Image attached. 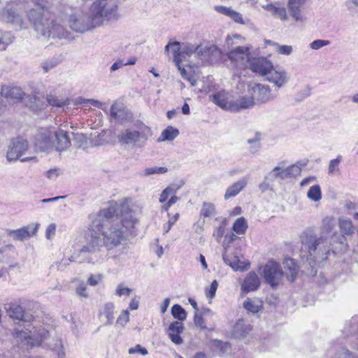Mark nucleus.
Masks as SVG:
<instances>
[{"label": "nucleus", "mask_w": 358, "mask_h": 358, "mask_svg": "<svg viewBox=\"0 0 358 358\" xmlns=\"http://www.w3.org/2000/svg\"><path fill=\"white\" fill-rule=\"evenodd\" d=\"M137 220L134 217L129 208L127 201H124L117 207L110 206L98 213L93 221V227L100 232V236L92 234L87 245L78 254L59 263L62 270L70 262L95 264L101 263L107 258V251L115 249L125 242Z\"/></svg>", "instance_id": "nucleus-1"}, {"label": "nucleus", "mask_w": 358, "mask_h": 358, "mask_svg": "<svg viewBox=\"0 0 358 358\" xmlns=\"http://www.w3.org/2000/svg\"><path fill=\"white\" fill-rule=\"evenodd\" d=\"M36 15L39 16L35 10L27 13V17L36 32L45 38L69 39L71 34L60 23V20L49 11L46 10L38 20Z\"/></svg>", "instance_id": "nucleus-2"}, {"label": "nucleus", "mask_w": 358, "mask_h": 358, "mask_svg": "<svg viewBox=\"0 0 358 358\" xmlns=\"http://www.w3.org/2000/svg\"><path fill=\"white\" fill-rule=\"evenodd\" d=\"M301 238L303 257L306 258L311 268H314L317 262L327 259L330 243L326 236L317 238L310 232H305Z\"/></svg>", "instance_id": "nucleus-3"}, {"label": "nucleus", "mask_w": 358, "mask_h": 358, "mask_svg": "<svg viewBox=\"0 0 358 358\" xmlns=\"http://www.w3.org/2000/svg\"><path fill=\"white\" fill-rule=\"evenodd\" d=\"M212 101L221 108L231 112L248 109L255 105L251 94L234 96L225 91L218 92L212 96Z\"/></svg>", "instance_id": "nucleus-4"}, {"label": "nucleus", "mask_w": 358, "mask_h": 358, "mask_svg": "<svg viewBox=\"0 0 358 358\" xmlns=\"http://www.w3.org/2000/svg\"><path fill=\"white\" fill-rule=\"evenodd\" d=\"M118 6L113 0H95L91 5L90 12L97 27L103 24L105 21L118 20Z\"/></svg>", "instance_id": "nucleus-5"}, {"label": "nucleus", "mask_w": 358, "mask_h": 358, "mask_svg": "<svg viewBox=\"0 0 358 358\" xmlns=\"http://www.w3.org/2000/svg\"><path fill=\"white\" fill-rule=\"evenodd\" d=\"M152 135L150 128L145 124L141 123L135 128L127 129L122 131L118 135V140L122 144L142 148Z\"/></svg>", "instance_id": "nucleus-6"}, {"label": "nucleus", "mask_w": 358, "mask_h": 358, "mask_svg": "<svg viewBox=\"0 0 358 358\" xmlns=\"http://www.w3.org/2000/svg\"><path fill=\"white\" fill-rule=\"evenodd\" d=\"M239 35L228 36L226 38V44L229 50L227 52L228 58L235 63L237 68H248L251 57H249V48L238 45L237 40H241Z\"/></svg>", "instance_id": "nucleus-7"}, {"label": "nucleus", "mask_w": 358, "mask_h": 358, "mask_svg": "<svg viewBox=\"0 0 358 358\" xmlns=\"http://www.w3.org/2000/svg\"><path fill=\"white\" fill-rule=\"evenodd\" d=\"M55 129L42 127L37 129L33 136L34 148L38 152H50L55 146L54 141Z\"/></svg>", "instance_id": "nucleus-8"}, {"label": "nucleus", "mask_w": 358, "mask_h": 358, "mask_svg": "<svg viewBox=\"0 0 358 358\" xmlns=\"http://www.w3.org/2000/svg\"><path fill=\"white\" fill-rule=\"evenodd\" d=\"M69 27L77 33H84L97 27L90 12H76L68 19Z\"/></svg>", "instance_id": "nucleus-9"}, {"label": "nucleus", "mask_w": 358, "mask_h": 358, "mask_svg": "<svg viewBox=\"0 0 358 358\" xmlns=\"http://www.w3.org/2000/svg\"><path fill=\"white\" fill-rule=\"evenodd\" d=\"M29 143L26 139L18 137L12 141L8 146L6 159L9 162L20 159L21 162H27L30 160L36 161V157H23L22 155L28 150Z\"/></svg>", "instance_id": "nucleus-10"}, {"label": "nucleus", "mask_w": 358, "mask_h": 358, "mask_svg": "<svg viewBox=\"0 0 358 358\" xmlns=\"http://www.w3.org/2000/svg\"><path fill=\"white\" fill-rule=\"evenodd\" d=\"M48 332L44 329H36L34 327L29 331H15V336L24 345L33 347L39 344L43 339L45 338Z\"/></svg>", "instance_id": "nucleus-11"}, {"label": "nucleus", "mask_w": 358, "mask_h": 358, "mask_svg": "<svg viewBox=\"0 0 358 358\" xmlns=\"http://www.w3.org/2000/svg\"><path fill=\"white\" fill-rule=\"evenodd\" d=\"M0 20L11 24L15 30L26 28L21 14L11 5H8L1 11Z\"/></svg>", "instance_id": "nucleus-12"}, {"label": "nucleus", "mask_w": 358, "mask_h": 358, "mask_svg": "<svg viewBox=\"0 0 358 358\" xmlns=\"http://www.w3.org/2000/svg\"><path fill=\"white\" fill-rule=\"evenodd\" d=\"M263 276L265 281L273 288L276 287L283 276L280 265L273 261H269L263 268Z\"/></svg>", "instance_id": "nucleus-13"}, {"label": "nucleus", "mask_w": 358, "mask_h": 358, "mask_svg": "<svg viewBox=\"0 0 358 358\" xmlns=\"http://www.w3.org/2000/svg\"><path fill=\"white\" fill-rule=\"evenodd\" d=\"M248 93L254 97V101L265 103L273 99L269 86L262 84L251 83L248 85Z\"/></svg>", "instance_id": "nucleus-14"}, {"label": "nucleus", "mask_w": 358, "mask_h": 358, "mask_svg": "<svg viewBox=\"0 0 358 358\" xmlns=\"http://www.w3.org/2000/svg\"><path fill=\"white\" fill-rule=\"evenodd\" d=\"M39 226V223H36L23 227L17 229H7L6 234L13 241H23L36 235Z\"/></svg>", "instance_id": "nucleus-15"}, {"label": "nucleus", "mask_w": 358, "mask_h": 358, "mask_svg": "<svg viewBox=\"0 0 358 358\" xmlns=\"http://www.w3.org/2000/svg\"><path fill=\"white\" fill-rule=\"evenodd\" d=\"M265 79L279 89L288 83L289 77L285 69L274 68L273 66L265 76Z\"/></svg>", "instance_id": "nucleus-16"}, {"label": "nucleus", "mask_w": 358, "mask_h": 358, "mask_svg": "<svg viewBox=\"0 0 358 358\" xmlns=\"http://www.w3.org/2000/svg\"><path fill=\"white\" fill-rule=\"evenodd\" d=\"M272 66V63L265 57H254L250 59L248 68L265 77Z\"/></svg>", "instance_id": "nucleus-17"}, {"label": "nucleus", "mask_w": 358, "mask_h": 358, "mask_svg": "<svg viewBox=\"0 0 358 358\" xmlns=\"http://www.w3.org/2000/svg\"><path fill=\"white\" fill-rule=\"evenodd\" d=\"M222 52L216 45L201 46L198 59L207 62L213 63L221 58Z\"/></svg>", "instance_id": "nucleus-18"}, {"label": "nucleus", "mask_w": 358, "mask_h": 358, "mask_svg": "<svg viewBox=\"0 0 358 358\" xmlns=\"http://www.w3.org/2000/svg\"><path fill=\"white\" fill-rule=\"evenodd\" d=\"M55 136H54L55 148L57 151L62 152L66 150L71 145V141L67 131L59 129H55Z\"/></svg>", "instance_id": "nucleus-19"}, {"label": "nucleus", "mask_w": 358, "mask_h": 358, "mask_svg": "<svg viewBox=\"0 0 358 358\" xmlns=\"http://www.w3.org/2000/svg\"><path fill=\"white\" fill-rule=\"evenodd\" d=\"M184 327L182 322L176 321L170 324L169 327V336L171 341L176 345L182 343L183 340L180 336L182 332Z\"/></svg>", "instance_id": "nucleus-20"}, {"label": "nucleus", "mask_w": 358, "mask_h": 358, "mask_svg": "<svg viewBox=\"0 0 358 358\" xmlns=\"http://www.w3.org/2000/svg\"><path fill=\"white\" fill-rule=\"evenodd\" d=\"M1 95L8 100L17 102L23 99L24 93L18 87H3L1 90Z\"/></svg>", "instance_id": "nucleus-21"}, {"label": "nucleus", "mask_w": 358, "mask_h": 358, "mask_svg": "<svg viewBox=\"0 0 358 358\" xmlns=\"http://www.w3.org/2000/svg\"><path fill=\"white\" fill-rule=\"evenodd\" d=\"M7 309L8 314L14 320H22L24 322L30 321L29 316L23 310V308L17 303H10Z\"/></svg>", "instance_id": "nucleus-22"}, {"label": "nucleus", "mask_w": 358, "mask_h": 358, "mask_svg": "<svg viewBox=\"0 0 358 358\" xmlns=\"http://www.w3.org/2000/svg\"><path fill=\"white\" fill-rule=\"evenodd\" d=\"M222 258L224 262L235 271H245L250 266L249 264H246L240 261L237 256L227 252L223 254Z\"/></svg>", "instance_id": "nucleus-23"}, {"label": "nucleus", "mask_w": 358, "mask_h": 358, "mask_svg": "<svg viewBox=\"0 0 358 358\" xmlns=\"http://www.w3.org/2000/svg\"><path fill=\"white\" fill-rule=\"evenodd\" d=\"M259 285L260 281L258 275L255 272H250L243 281L242 289L248 292L257 289Z\"/></svg>", "instance_id": "nucleus-24"}, {"label": "nucleus", "mask_w": 358, "mask_h": 358, "mask_svg": "<svg viewBox=\"0 0 358 358\" xmlns=\"http://www.w3.org/2000/svg\"><path fill=\"white\" fill-rule=\"evenodd\" d=\"M248 180L243 178L230 185L226 190L224 194V199L227 200L230 198L236 196L248 184Z\"/></svg>", "instance_id": "nucleus-25"}, {"label": "nucleus", "mask_w": 358, "mask_h": 358, "mask_svg": "<svg viewBox=\"0 0 358 358\" xmlns=\"http://www.w3.org/2000/svg\"><path fill=\"white\" fill-rule=\"evenodd\" d=\"M115 306L111 302L106 303L100 311V318L104 325H110L114 320Z\"/></svg>", "instance_id": "nucleus-26"}, {"label": "nucleus", "mask_w": 358, "mask_h": 358, "mask_svg": "<svg viewBox=\"0 0 358 358\" xmlns=\"http://www.w3.org/2000/svg\"><path fill=\"white\" fill-rule=\"evenodd\" d=\"M110 114L111 118L115 121L122 122L129 117L127 110L122 105L114 103L110 107Z\"/></svg>", "instance_id": "nucleus-27"}, {"label": "nucleus", "mask_w": 358, "mask_h": 358, "mask_svg": "<svg viewBox=\"0 0 358 358\" xmlns=\"http://www.w3.org/2000/svg\"><path fill=\"white\" fill-rule=\"evenodd\" d=\"M262 8L269 14L281 20L287 19V12L285 8L278 6L276 3H267L262 5Z\"/></svg>", "instance_id": "nucleus-28"}, {"label": "nucleus", "mask_w": 358, "mask_h": 358, "mask_svg": "<svg viewBox=\"0 0 358 358\" xmlns=\"http://www.w3.org/2000/svg\"><path fill=\"white\" fill-rule=\"evenodd\" d=\"M301 0H289L288 3V9L290 15L296 21H303V17L301 13Z\"/></svg>", "instance_id": "nucleus-29"}, {"label": "nucleus", "mask_w": 358, "mask_h": 358, "mask_svg": "<svg viewBox=\"0 0 358 358\" xmlns=\"http://www.w3.org/2000/svg\"><path fill=\"white\" fill-rule=\"evenodd\" d=\"M285 180L288 178L287 169L278 166L274 167L266 176V180H275L276 179Z\"/></svg>", "instance_id": "nucleus-30"}, {"label": "nucleus", "mask_w": 358, "mask_h": 358, "mask_svg": "<svg viewBox=\"0 0 358 358\" xmlns=\"http://www.w3.org/2000/svg\"><path fill=\"white\" fill-rule=\"evenodd\" d=\"M171 48V51L173 54V60L176 64H178L182 61V43L175 41L169 43L165 47V51L168 52Z\"/></svg>", "instance_id": "nucleus-31"}, {"label": "nucleus", "mask_w": 358, "mask_h": 358, "mask_svg": "<svg viewBox=\"0 0 358 358\" xmlns=\"http://www.w3.org/2000/svg\"><path fill=\"white\" fill-rule=\"evenodd\" d=\"M250 331L249 326L246 325L243 320H239L234 326L232 335L236 338L245 337Z\"/></svg>", "instance_id": "nucleus-32"}, {"label": "nucleus", "mask_w": 358, "mask_h": 358, "mask_svg": "<svg viewBox=\"0 0 358 358\" xmlns=\"http://www.w3.org/2000/svg\"><path fill=\"white\" fill-rule=\"evenodd\" d=\"M201 46L199 45H194L189 43H182V59L185 56L190 57L192 55L198 58L199 52H201Z\"/></svg>", "instance_id": "nucleus-33"}, {"label": "nucleus", "mask_w": 358, "mask_h": 358, "mask_svg": "<svg viewBox=\"0 0 358 358\" xmlns=\"http://www.w3.org/2000/svg\"><path fill=\"white\" fill-rule=\"evenodd\" d=\"M287 279L292 282L297 275V268L293 259H286L283 262Z\"/></svg>", "instance_id": "nucleus-34"}, {"label": "nucleus", "mask_w": 358, "mask_h": 358, "mask_svg": "<svg viewBox=\"0 0 358 358\" xmlns=\"http://www.w3.org/2000/svg\"><path fill=\"white\" fill-rule=\"evenodd\" d=\"M179 135V131L171 126L162 131L159 141H173Z\"/></svg>", "instance_id": "nucleus-35"}, {"label": "nucleus", "mask_w": 358, "mask_h": 358, "mask_svg": "<svg viewBox=\"0 0 358 358\" xmlns=\"http://www.w3.org/2000/svg\"><path fill=\"white\" fill-rule=\"evenodd\" d=\"M220 12L226 15L227 16L230 17L233 20H234V22L237 23L241 24H245L242 17V15L239 13L231 9L230 8L222 6L220 8Z\"/></svg>", "instance_id": "nucleus-36"}, {"label": "nucleus", "mask_w": 358, "mask_h": 358, "mask_svg": "<svg viewBox=\"0 0 358 358\" xmlns=\"http://www.w3.org/2000/svg\"><path fill=\"white\" fill-rule=\"evenodd\" d=\"M46 101L49 105L59 108L69 105L70 102V100L68 98L59 99L52 94L47 96Z\"/></svg>", "instance_id": "nucleus-37"}, {"label": "nucleus", "mask_w": 358, "mask_h": 358, "mask_svg": "<svg viewBox=\"0 0 358 358\" xmlns=\"http://www.w3.org/2000/svg\"><path fill=\"white\" fill-rule=\"evenodd\" d=\"M234 231L238 234H244L248 229V222L243 217H238L233 224Z\"/></svg>", "instance_id": "nucleus-38"}, {"label": "nucleus", "mask_w": 358, "mask_h": 358, "mask_svg": "<svg viewBox=\"0 0 358 358\" xmlns=\"http://www.w3.org/2000/svg\"><path fill=\"white\" fill-rule=\"evenodd\" d=\"M261 301L257 299H248L243 303V307L248 311L256 313L259 310Z\"/></svg>", "instance_id": "nucleus-39"}, {"label": "nucleus", "mask_w": 358, "mask_h": 358, "mask_svg": "<svg viewBox=\"0 0 358 358\" xmlns=\"http://www.w3.org/2000/svg\"><path fill=\"white\" fill-rule=\"evenodd\" d=\"M307 196L310 200L313 201H319L322 199L320 187L318 185L310 187L307 192Z\"/></svg>", "instance_id": "nucleus-40"}, {"label": "nucleus", "mask_w": 358, "mask_h": 358, "mask_svg": "<svg viewBox=\"0 0 358 358\" xmlns=\"http://www.w3.org/2000/svg\"><path fill=\"white\" fill-rule=\"evenodd\" d=\"M173 317L180 321L186 320L187 313L185 310L179 304H175L171 308Z\"/></svg>", "instance_id": "nucleus-41"}, {"label": "nucleus", "mask_w": 358, "mask_h": 358, "mask_svg": "<svg viewBox=\"0 0 358 358\" xmlns=\"http://www.w3.org/2000/svg\"><path fill=\"white\" fill-rule=\"evenodd\" d=\"M247 142L250 145L249 150L251 153H256L260 149V136L258 133H257L253 138L248 139Z\"/></svg>", "instance_id": "nucleus-42"}, {"label": "nucleus", "mask_w": 358, "mask_h": 358, "mask_svg": "<svg viewBox=\"0 0 358 358\" xmlns=\"http://www.w3.org/2000/svg\"><path fill=\"white\" fill-rule=\"evenodd\" d=\"M336 225L335 219L332 217H326L322 220V231L323 234H329Z\"/></svg>", "instance_id": "nucleus-43"}, {"label": "nucleus", "mask_w": 358, "mask_h": 358, "mask_svg": "<svg viewBox=\"0 0 358 358\" xmlns=\"http://www.w3.org/2000/svg\"><path fill=\"white\" fill-rule=\"evenodd\" d=\"M215 214V206L211 203H203L201 210V215L205 217H209Z\"/></svg>", "instance_id": "nucleus-44"}, {"label": "nucleus", "mask_w": 358, "mask_h": 358, "mask_svg": "<svg viewBox=\"0 0 358 358\" xmlns=\"http://www.w3.org/2000/svg\"><path fill=\"white\" fill-rule=\"evenodd\" d=\"M339 226L341 231L345 235H350L354 232L352 222L349 220H340Z\"/></svg>", "instance_id": "nucleus-45"}, {"label": "nucleus", "mask_w": 358, "mask_h": 358, "mask_svg": "<svg viewBox=\"0 0 358 358\" xmlns=\"http://www.w3.org/2000/svg\"><path fill=\"white\" fill-rule=\"evenodd\" d=\"M73 103H74V105H76V106L82 105L83 106H85L88 104H91L96 107H99L101 106L100 101H99L97 100L91 99H85L81 96L76 98L73 101Z\"/></svg>", "instance_id": "nucleus-46"}, {"label": "nucleus", "mask_w": 358, "mask_h": 358, "mask_svg": "<svg viewBox=\"0 0 358 358\" xmlns=\"http://www.w3.org/2000/svg\"><path fill=\"white\" fill-rule=\"evenodd\" d=\"M32 1L37 6L38 8L37 9H31L28 13L31 10H35L37 13H40V15L37 16L38 20L41 18V16L43 15L45 11L49 10L48 8H46L45 3L46 1L45 0H32Z\"/></svg>", "instance_id": "nucleus-47"}, {"label": "nucleus", "mask_w": 358, "mask_h": 358, "mask_svg": "<svg viewBox=\"0 0 358 358\" xmlns=\"http://www.w3.org/2000/svg\"><path fill=\"white\" fill-rule=\"evenodd\" d=\"M12 42V38L10 33L5 32L0 34V50H3L6 48L8 44Z\"/></svg>", "instance_id": "nucleus-48"}, {"label": "nucleus", "mask_w": 358, "mask_h": 358, "mask_svg": "<svg viewBox=\"0 0 358 358\" xmlns=\"http://www.w3.org/2000/svg\"><path fill=\"white\" fill-rule=\"evenodd\" d=\"M168 171L166 167H150L147 168L144 171L145 176H150L152 174H164Z\"/></svg>", "instance_id": "nucleus-49"}, {"label": "nucleus", "mask_w": 358, "mask_h": 358, "mask_svg": "<svg viewBox=\"0 0 358 358\" xmlns=\"http://www.w3.org/2000/svg\"><path fill=\"white\" fill-rule=\"evenodd\" d=\"M57 64H58V62L56 59H48L46 61H44L43 62L41 63V68L45 71V73H47L52 69L57 66Z\"/></svg>", "instance_id": "nucleus-50"}, {"label": "nucleus", "mask_w": 358, "mask_h": 358, "mask_svg": "<svg viewBox=\"0 0 358 358\" xmlns=\"http://www.w3.org/2000/svg\"><path fill=\"white\" fill-rule=\"evenodd\" d=\"M341 161V156L338 155L336 159L330 161L329 164V173L333 174L335 171H338V166Z\"/></svg>", "instance_id": "nucleus-51"}, {"label": "nucleus", "mask_w": 358, "mask_h": 358, "mask_svg": "<svg viewBox=\"0 0 358 358\" xmlns=\"http://www.w3.org/2000/svg\"><path fill=\"white\" fill-rule=\"evenodd\" d=\"M345 4L350 13H358V0H346Z\"/></svg>", "instance_id": "nucleus-52"}, {"label": "nucleus", "mask_w": 358, "mask_h": 358, "mask_svg": "<svg viewBox=\"0 0 358 358\" xmlns=\"http://www.w3.org/2000/svg\"><path fill=\"white\" fill-rule=\"evenodd\" d=\"M218 283L217 280H213L210 285L209 287H207L206 289V297L209 299H213L216 293L217 289Z\"/></svg>", "instance_id": "nucleus-53"}, {"label": "nucleus", "mask_w": 358, "mask_h": 358, "mask_svg": "<svg viewBox=\"0 0 358 358\" xmlns=\"http://www.w3.org/2000/svg\"><path fill=\"white\" fill-rule=\"evenodd\" d=\"M129 313L127 310H124L120 316L117 319V324L124 327L125 324L129 322Z\"/></svg>", "instance_id": "nucleus-54"}, {"label": "nucleus", "mask_w": 358, "mask_h": 358, "mask_svg": "<svg viewBox=\"0 0 358 358\" xmlns=\"http://www.w3.org/2000/svg\"><path fill=\"white\" fill-rule=\"evenodd\" d=\"M286 169H287L288 178H291V177H296V176L300 175V173H301V168L296 164L289 166L286 167Z\"/></svg>", "instance_id": "nucleus-55"}, {"label": "nucleus", "mask_w": 358, "mask_h": 358, "mask_svg": "<svg viewBox=\"0 0 358 358\" xmlns=\"http://www.w3.org/2000/svg\"><path fill=\"white\" fill-rule=\"evenodd\" d=\"M277 52L281 55H290L293 51L291 45L276 44Z\"/></svg>", "instance_id": "nucleus-56"}, {"label": "nucleus", "mask_w": 358, "mask_h": 358, "mask_svg": "<svg viewBox=\"0 0 358 358\" xmlns=\"http://www.w3.org/2000/svg\"><path fill=\"white\" fill-rule=\"evenodd\" d=\"M329 44V41L317 39V40H315L312 43H310V48L313 50H319L321 48H322L323 46L327 45Z\"/></svg>", "instance_id": "nucleus-57"}, {"label": "nucleus", "mask_w": 358, "mask_h": 358, "mask_svg": "<svg viewBox=\"0 0 358 358\" xmlns=\"http://www.w3.org/2000/svg\"><path fill=\"white\" fill-rule=\"evenodd\" d=\"M175 193V190L172 188H171L170 187H167L166 188H165L162 194H160V197H159V202L160 203H164L166 201V199H168V197L172 194H174Z\"/></svg>", "instance_id": "nucleus-58"}, {"label": "nucleus", "mask_w": 358, "mask_h": 358, "mask_svg": "<svg viewBox=\"0 0 358 358\" xmlns=\"http://www.w3.org/2000/svg\"><path fill=\"white\" fill-rule=\"evenodd\" d=\"M128 352L130 355H133L135 353H140L143 355H146L148 353V350L139 344L136 345L134 348H129L128 350Z\"/></svg>", "instance_id": "nucleus-59"}, {"label": "nucleus", "mask_w": 358, "mask_h": 358, "mask_svg": "<svg viewBox=\"0 0 358 358\" xmlns=\"http://www.w3.org/2000/svg\"><path fill=\"white\" fill-rule=\"evenodd\" d=\"M179 217V214L176 213L173 217L170 219L164 227V233L166 234L169 231V230L171 229L173 224L178 220Z\"/></svg>", "instance_id": "nucleus-60"}, {"label": "nucleus", "mask_w": 358, "mask_h": 358, "mask_svg": "<svg viewBox=\"0 0 358 358\" xmlns=\"http://www.w3.org/2000/svg\"><path fill=\"white\" fill-rule=\"evenodd\" d=\"M131 292V289L124 287L122 285H119L116 289V294L121 296L122 295L129 296Z\"/></svg>", "instance_id": "nucleus-61"}, {"label": "nucleus", "mask_w": 358, "mask_h": 358, "mask_svg": "<svg viewBox=\"0 0 358 358\" xmlns=\"http://www.w3.org/2000/svg\"><path fill=\"white\" fill-rule=\"evenodd\" d=\"M56 224L54 223L50 224L46 229L45 237L47 239L50 240L55 234Z\"/></svg>", "instance_id": "nucleus-62"}, {"label": "nucleus", "mask_w": 358, "mask_h": 358, "mask_svg": "<svg viewBox=\"0 0 358 358\" xmlns=\"http://www.w3.org/2000/svg\"><path fill=\"white\" fill-rule=\"evenodd\" d=\"M194 322L196 326L199 327L201 329L206 328L203 316L202 315H200L199 312H195Z\"/></svg>", "instance_id": "nucleus-63"}, {"label": "nucleus", "mask_w": 358, "mask_h": 358, "mask_svg": "<svg viewBox=\"0 0 358 358\" xmlns=\"http://www.w3.org/2000/svg\"><path fill=\"white\" fill-rule=\"evenodd\" d=\"M59 169H51L48 171H47L45 173V176H46L47 178L50 179V180H56V178L58 177L59 176Z\"/></svg>", "instance_id": "nucleus-64"}]
</instances>
